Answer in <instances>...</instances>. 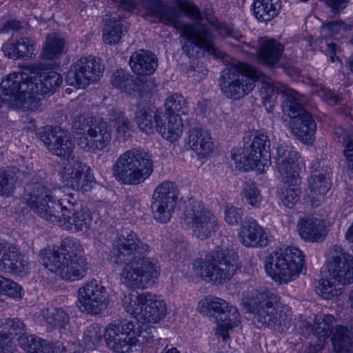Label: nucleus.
Masks as SVG:
<instances>
[{
    "mask_svg": "<svg viewBox=\"0 0 353 353\" xmlns=\"http://www.w3.org/2000/svg\"><path fill=\"white\" fill-rule=\"evenodd\" d=\"M243 212L241 209L227 205L224 210L225 221L230 225H237L241 220Z\"/></svg>",
    "mask_w": 353,
    "mask_h": 353,
    "instance_id": "bf43d9fd",
    "label": "nucleus"
},
{
    "mask_svg": "<svg viewBox=\"0 0 353 353\" xmlns=\"http://www.w3.org/2000/svg\"><path fill=\"white\" fill-rule=\"evenodd\" d=\"M241 194L252 207L259 208L261 205L263 196L261 191L251 179L244 183Z\"/></svg>",
    "mask_w": 353,
    "mask_h": 353,
    "instance_id": "49530a36",
    "label": "nucleus"
},
{
    "mask_svg": "<svg viewBox=\"0 0 353 353\" xmlns=\"http://www.w3.org/2000/svg\"><path fill=\"white\" fill-rule=\"evenodd\" d=\"M6 329H9V332L11 334H21L23 333L26 329V325L23 322L19 319H8L6 320L4 323Z\"/></svg>",
    "mask_w": 353,
    "mask_h": 353,
    "instance_id": "e2e57ef3",
    "label": "nucleus"
},
{
    "mask_svg": "<svg viewBox=\"0 0 353 353\" xmlns=\"http://www.w3.org/2000/svg\"><path fill=\"white\" fill-rule=\"evenodd\" d=\"M350 30L351 26L346 24L342 21H334L324 25L322 32L326 36H333L341 31H349Z\"/></svg>",
    "mask_w": 353,
    "mask_h": 353,
    "instance_id": "4d7b16f0",
    "label": "nucleus"
},
{
    "mask_svg": "<svg viewBox=\"0 0 353 353\" xmlns=\"http://www.w3.org/2000/svg\"><path fill=\"white\" fill-rule=\"evenodd\" d=\"M237 259L234 250L217 248L204 259H196L193 263V270L203 281L216 285H222L230 281L239 268Z\"/></svg>",
    "mask_w": 353,
    "mask_h": 353,
    "instance_id": "423d86ee",
    "label": "nucleus"
},
{
    "mask_svg": "<svg viewBox=\"0 0 353 353\" xmlns=\"http://www.w3.org/2000/svg\"><path fill=\"white\" fill-rule=\"evenodd\" d=\"M239 237L241 243L246 247H265L268 244L264 229L252 217L245 218L241 225Z\"/></svg>",
    "mask_w": 353,
    "mask_h": 353,
    "instance_id": "4be33fe9",
    "label": "nucleus"
},
{
    "mask_svg": "<svg viewBox=\"0 0 353 353\" xmlns=\"http://www.w3.org/2000/svg\"><path fill=\"white\" fill-rule=\"evenodd\" d=\"M283 46L273 39L261 38L257 52L258 60L267 65L272 66L281 59Z\"/></svg>",
    "mask_w": 353,
    "mask_h": 353,
    "instance_id": "c85d7f7f",
    "label": "nucleus"
},
{
    "mask_svg": "<svg viewBox=\"0 0 353 353\" xmlns=\"http://www.w3.org/2000/svg\"><path fill=\"white\" fill-rule=\"evenodd\" d=\"M128 23L121 19L111 16L106 20L103 29V40L107 44L119 43L124 32H127Z\"/></svg>",
    "mask_w": 353,
    "mask_h": 353,
    "instance_id": "473e14b6",
    "label": "nucleus"
},
{
    "mask_svg": "<svg viewBox=\"0 0 353 353\" xmlns=\"http://www.w3.org/2000/svg\"><path fill=\"white\" fill-rule=\"evenodd\" d=\"M121 351H115L116 353H141V348L135 340L127 341L121 345Z\"/></svg>",
    "mask_w": 353,
    "mask_h": 353,
    "instance_id": "774afa93",
    "label": "nucleus"
},
{
    "mask_svg": "<svg viewBox=\"0 0 353 353\" xmlns=\"http://www.w3.org/2000/svg\"><path fill=\"white\" fill-rule=\"evenodd\" d=\"M352 332L346 326L337 325L331 338L335 353H350L352 345Z\"/></svg>",
    "mask_w": 353,
    "mask_h": 353,
    "instance_id": "c9c22d12",
    "label": "nucleus"
},
{
    "mask_svg": "<svg viewBox=\"0 0 353 353\" xmlns=\"http://www.w3.org/2000/svg\"><path fill=\"white\" fill-rule=\"evenodd\" d=\"M198 311L205 316L218 321H229L232 325H239L241 323L240 314L236 307L225 300L214 296H208L199 301Z\"/></svg>",
    "mask_w": 353,
    "mask_h": 353,
    "instance_id": "6ab92c4d",
    "label": "nucleus"
},
{
    "mask_svg": "<svg viewBox=\"0 0 353 353\" xmlns=\"http://www.w3.org/2000/svg\"><path fill=\"white\" fill-rule=\"evenodd\" d=\"M112 170L114 176H149L153 163L144 150L133 148L117 158Z\"/></svg>",
    "mask_w": 353,
    "mask_h": 353,
    "instance_id": "ddd939ff",
    "label": "nucleus"
},
{
    "mask_svg": "<svg viewBox=\"0 0 353 353\" xmlns=\"http://www.w3.org/2000/svg\"><path fill=\"white\" fill-rule=\"evenodd\" d=\"M130 82V74L123 70H117L111 77L112 84L122 91L126 90Z\"/></svg>",
    "mask_w": 353,
    "mask_h": 353,
    "instance_id": "5fc2aeb1",
    "label": "nucleus"
},
{
    "mask_svg": "<svg viewBox=\"0 0 353 353\" xmlns=\"http://www.w3.org/2000/svg\"><path fill=\"white\" fill-rule=\"evenodd\" d=\"M290 126L292 134L305 143L311 140L316 130V123L308 112L290 119Z\"/></svg>",
    "mask_w": 353,
    "mask_h": 353,
    "instance_id": "7c9ffc66",
    "label": "nucleus"
},
{
    "mask_svg": "<svg viewBox=\"0 0 353 353\" xmlns=\"http://www.w3.org/2000/svg\"><path fill=\"white\" fill-rule=\"evenodd\" d=\"M254 16L261 22L268 23L276 17L281 8L280 0H254L252 3Z\"/></svg>",
    "mask_w": 353,
    "mask_h": 353,
    "instance_id": "2f4dec72",
    "label": "nucleus"
},
{
    "mask_svg": "<svg viewBox=\"0 0 353 353\" xmlns=\"http://www.w3.org/2000/svg\"><path fill=\"white\" fill-rule=\"evenodd\" d=\"M19 58H32L35 55L36 42L29 37H18Z\"/></svg>",
    "mask_w": 353,
    "mask_h": 353,
    "instance_id": "3c124183",
    "label": "nucleus"
},
{
    "mask_svg": "<svg viewBox=\"0 0 353 353\" xmlns=\"http://www.w3.org/2000/svg\"><path fill=\"white\" fill-rule=\"evenodd\" d=\"M276 150V166L279 174L285 176H299L302 159L299 152L285 142L279 143Z\"/></svg>",
    "mask_w": 353,
    "mask_h": 353,
    "instance_id": "aec40b11",
    "label": "nucleus"
},
{
    "mask_svg": "<svg viewBox=\"0 0 353 353\" xmlns=\"http://www.w3.org/2000/svg\"><path fill=\"white\" fill-rule=\"evenodd\" d=\"M48 330H66L70 317L68 314L61 308L48 307L43 311Z\"/></svg>",
    "mask_w": 353,
    "mask_h": 353,
    "instance_id": "4c0bfd02",
    "label": "nucleus"
},
{
    "mask_svg": "<svg viewBox=\"0 0 353 353\" xmlns=\"http://www.w3.org/2000/svg\"><path fill=\"white\" fill-rule=\"evenodd\" d=\"M165 112L163 114L170 116V114H185L188 111L186 101L185 98L179 94H174L168 97L165 103Z\"/></svg>",
    "mask_w": 353,
    "mask_h": 353,
    "instance_id": "a18cd8bd",
    "label": "nucleus"
},
{
    "mask_svg": "<svg viewBox=\"0 0 353 353\" xmlns=\"http://www.w3.org/2000/svg\"><path fill=\"white\" fill-rule=\"evenodd\" d=\"M217 33L223 38L228 37L234 39L236 41H240L243 37L239 30L228 26L225 23L217 24Z\"/></svg>",
    "mask_w": 353,
    "mask_h": 353,
    "instance_id": "680f3d73",
    "label": "nucleus"
},
{
    "mask_svg": "<svg viewBox=\"0 0 353 353\" xmlns=\"http://www.w3.org/2000/svg\"><path fill=\"white\" fill-rule=\"evenodd\" d=\"M162 116L163 112H154L148 105L139 103L135 112V121L141 130L147 134H153L159 125L158 118H162Z\"/></svg>",
    "mask_w": 353,
    "mask_h": 353,
    "instance_id": "c756f323",
    "label": "nucleus"
},
{
    "mask_svg": "<svg viewBox=\"0 0 353 353\" xmlns=\"http://www.w3.org/2000/svg\"><path fill=\"white\" fill-rule=\"evenodd\" d=\"M344 143L343 154L348 168L353 172V134L346 132L343 137Z\"/></svg>",
    "mask_w": 353,
    "mask_h": 353,
    "instance_id": "13d9d810",
    "label": "nucleus"
},
{
    "mask_svg": "<svg viewBox=\"0 0 353 353\" xmlns=\"http://www.w3.org/2000/svg\"><path fill=\"white\" fill-rule=\"evenodd\" d=\"M179 194L178 185L170 181H165L156 188L152 195L151 208L157 221L165 223L171 219Z\"/></svg>",
    "mask_w": 353,
    "mask_h": 353,
    "instance_id": "2eb2a0df",
    "label": "nucleus"
},
{
    "mask_svg": "<svg viewBox=\"0 0 353 353\" xmlns=\"http://www.w3.org/2000/svg\"><path fill=\"white\" fill-rule=\"evenodd\" d=\"M221 323L219 324L216 329V335L221 336L223 341H226L230 336L228 334V332L230 330H232L234 327H237L238 325H232L228 323L229 321H219Z\"/></svg>",
    "mask_w": 353,
    "mask_h": 353,
    "instance_id": "338daca9",
    "label": "nucleus"
},
{
    "mask_svg": "<svg viewBox=\"0 0 353 353\" xmlns=\"http://www.w3.org/2000/svg\"><path fill=\"white\" fill-rule=\"evenodd\" d=\"M108 116L110 121L114 125L119 136L125 139L130 135L131 126L130 121L122 112L112 109L110 110Z\"/></svg>",
    "mask_w": 353,
    "mask_h": 353,
    "instance_id": "37998d69",
    "label": "nucleus"
},
{
    "mask_svg": "<svg viewBox=\"0 0 353 353\" xmlns=\"http://www.w3.org/2000/svg\"><path fill=\"white\" fill-rule=\"evenodd\" d=\"M309 189L312 194H325L331 187L330 178H309Z\"/></svg>",
    "mask_w": 353,
    "mask_h": 353,
    "instance_id": "8fccbe9b",
    "label": "nucleus"
},
{
    "mask_svg": "<svg viewBox=\"0 0 353 353\" xmlns=\"http://www.w3.org/2000/svg\"><path fill=\"white\" fill-rule=\"evenodd\" d=\"M77 296V307L81 312L88 314H97L108 304L106 289L101 281L97 279H92L81 286Z\"/></svg>",
    "mask_w": 353,
    "mask_h": 353,
    "instance_id": "f3484780",
    "label": "nucleus"
},
{
    "mask_svg": "<svg viewBox=\"0 0 353 353\" xmlns=\"http://www.w3.org/2000/svg\"><path fill=\"white\" fill-rule=\"evenodd\" d=\"M39 137L48 150L64 160L74 158V142L70 133L59 127L45 126Z\"/></svg>",
    "mask_w": 353,
    "mask_h": 353,
    "instance_id": "a211bd4d",
    "label": "nucleus"
},
{
    "mask_svg": "<svg viewBox=\"0 0 353 353\" xmlns=\"http://www.w3.org/2000/svg\"><path fill=\"white\" fill-rule=\"evenodd\" d=\"M143 299L145 300V304L139 321L156 323L165 317L167 306L163 299L149 292L147 296H143Z\"/></svg>",
    "mask_w": 353,
    "mask_h": 353,
    "instance_id": "393cba45",
    "label": "nucleus"
},
{
    "mask_svg": "<svg viewBox=\"0 0 353 353\" xmlns=\"http://www.w3.org/2000/svg\"><path fill=\"white\" fill-rule=\"evenodd\" d=\"M150 246L139 234L130 231L119 235L113 242L112 258L115 263H124L121 281L128 288L146 289L154 285L161 274V266L155 259L145 257Z\"/></svg>",
    "mask_w": 353,
    "mask_h": 353,
    "instance_id": "f257e3e1",
    "label": "nucleus"
},
{
    "mask_svg": "<svg viewBox=\"0 0 353 353\" xmlns=\"http://www.w3.org/2000/svg\"><path fill=\"white\" fill-rule=\"evenodd\" d=\"M297 227L300 236L307 241H321L326 235L324 220L315 216L300 219Z\"/></svg>",
    "mask_w": 353,
    "mask_h": 353,
    "instance_id": "a878e982",
    "label": "nucleus"
},
{
    "mask_svg": "<svg viewBox=\"0 0 353 353\" xmlns=\"http://www.w3.org/2000/svg\"><path fill=\"white\" fill-rule=\"evenodd\" d=\"M60 252L68 259L85 257L83 256V248L80 241L73 237L65 238L61 244Z\"/></svg>",
    "mask_w": 353,
    "mask_h": 353,
    "instance_id": "c03bdc74",
    "label": "nucleus"
},
{
    "mask_svg": "<svg viewBox=\"0 0 353 353\" xmlns=\"http://www.w3.org/2000/svg\"><path fill=\"white\" fill-rule=\"evenodd\" d=\"M186 145L201 158L207 157L214 148L211 134L199 128H193L189 130Z\"/></svg>",
    "mask_w": 353,
    "mask_h": 353,
    "instance_id": "b1692460",
    "label": "nucleus"
},
{
    "mask_svg": "<svg viewBox=\"0 0 353 353\" xmlns=\"http://www.w3.org/2000/svg\"><path fill=\"white\" fill-rule=\"evenodd\" d=\"M3 265L0 264V271L6 273L26 276L29 272V264L26 257L20 254L17 247L8 257L4 259Z\"/></svg>",
    "mask_w": 353,
    "mask_h": 353,
    "instance_id": "72a5a7b5",
    "label": "nucleus"
},
{
    "mask_svg": "<svg viewBox=\"0 0 353 353\" xmlns=\"http://www.w3.org/2000/svg\"><path fill=\"white\" fill-rule=\"evenodd\" d=\"M55 188L40 182L28 184L23 199L36 214L51 223L58 224L72 232H88L92 224V216L86 208L74 209V206H63L59 202Z\"/></svg>",
    "mask_w": 353,
    "mask_h": 353,
    "instance_id": "f03ea898",
    "label": "nucleus"
},
{
    "mask_svg": "<svg viewBox=\"0 0 353 353\" xmlns=\"http://www.w3.org/2000/svg\"><path fill=\"white\" fill-rule=\"evenodd\" d=\"M145 8L149 14L159 19V22L179 27V13L173 7L161 0H143Z\"/></svg>",
    "mask_w": 353,
    "mask_h": 353,
    "instance_id": "5701e85b",
    "label": "nucleus"
},
{
    "mask_svg": "<svg viewBox=\"0 0 353 353\" xmlns=\"http://www.w3.org/2000/svg\"><path fill=\"white\" fill-rule=\"evenodd\" d=\"M63 82L60 74L54 71H43L39 64L26 65L19 72L8 74L1 83L4 94L14 97L19 105H24L41 97L52 94Z\"/></svg>",
    "mask_w": 353,
    "mask_h": 353,
    "instance_id": "7ed1b4c3",
    "label": "nucleus"
},
{
    "mask_svg": "<svg viewBox=\"0 0 353 353\" xmlns=\"http://www.w3.org/2000/svg\"><path fill=\"white\" fill-rule=\"evenodd\" d=\"M105 331L98 324L90 325L84 332L83 343L88 350H94L104 336Z\"/></svg>",
    "mask_w": 353,
    "mask_h": 353,
    "instance_id": "de8ad7c7",
    "label": "nucleus"
},
{
    "mask_svg": "<svg viewBox=\"0 0 353 353\" xmlns=\"http://www.w3.org/2000/svg\"><path fill=\"white\" fill-rule=\"evenodd\" d=\"M180 8L190 19L195 21L180 26L183 53L189 58L203 57L205 54L219 58L221 52L216 47V35L207 24L201 23L202 15L199 8L185 1L180 4Z\"/></svg>",
    "mask_w": 353,
    "mask_h": 353,
    "instance_id": "20e7f679",
    "label": "nucleus"
},
{
    "mask_svg": "<svg viewBox=\"0 0 353 353\" xmlns=\"http://www.w3.org/2000/svg\"><path fill=\"white\" fill-rule=\"evenodd\" d=\"M304 266L302 252L296 247L274 251L267 258V274L276 282L283 284L294 280Z\"/></svg>",
    "mask_w": 353,
    "mask_h": 353,
    "instance_id": "6e6552de",
    "label": "nucleus"
},
{
    "mask_svg": "<svg viewBox=\"0 0 353 353\" xmlns=\"http://www.w3.org/2000/svg\"><path fill=\"white\" fill-rule=\"evenodd\" d=\"M288 89L289 88L287 85L270 79L263 83L261 93L264 105L268 112H271L274 106L276 94H282L285 95Z\"/></svg>",
    "mask_w": 353,
    "mask_h": 353,
    "instance_id": "f704fd0d",
    "label": "nucleus"
},
{
    "mask_svg": "<svg viewBox=\"0 0 353 353\" xmlns=\"http://www.w3.org/2000/svg\"><path fill=\"white\" fill-rule=\"evenodd\" d=\"M16 178H0V195L10 196L15 189Z\"/></svg>",
    "mask_w": 353,
    "mask_h": 353,
    "instance_id": "0e129e2a",
    "label": "nucleus"
},
{
    "mask_svg": "<svg viewBox=\"0 0 353 353\" xmlns=\"http://www.w3.org/2000/svg\"><path fill=\"white\" fill-rule=\"evenodd\" d=\"M259 79V73L253 67L239 61L228 64L220 77L223 94L229 99H240L250 93Z\"/></svg>",
    "mask_w": 353,
    "mask_h": 353,
    "instance_id": "0eeeda50",
    "label": "nucleus"
},
{
    "mask_svg": "<svg viewBox=\"0 0 353 353\" xmlns=\"http://www.w3.org/2000/svg\"><path fill=\"white\" fill-rule=\"evenodd\" d=\"M271 142L267 132L256 130L244 138V152L241 155H234L236 168L243 171L264 168L270 157ZM264 170V168H263Z\"/></svg>",
    "mask_w": 353,
    "mask_h": 353,
    "instance_id": "9b49d317",
    "label": "nucleus"
},
{
    "mask_svg": "<svg viewBox=\"0 0 353 353\" xmlns=\"http://www.w3.org/2000/svg\"><path fill=\"white\" fill-rule=\"evenodd\" d=\"M184 224L194 236L205 240L219 228L216 216L200 201L189 199L183 214Z\"/></svg>",
    "mask_w": 353,
    "mask_h": 353,
    "instance_id": "f8f14e48",
    "label": "nucleus"
},
{
    "mask_svg": "<svg viewBox=\"0 0 353 353\" xmlns=\"http://www.w3.org/2000/svg\"><path fill=\"white\" fill-rule=\"evenodd\" d=\"M39 256L46 268L64 280L79 281L87 274L88 263L85 257L68 259L63 256L58 246L42 250Z\"/></svg>",
    "mask_w": 353,
    "mask_h": 353,
    "instance_id": "1a4fd4ad",
    "label": "nucleus"
},
{
    "mask_svg": "<svg viewBox=\"0 0 353 353\" xmlns=\"http://www.w3.org/2000/svg\"><path fill=\"white\" fill-rule=\"evenodd\" d=\"M1 50L6 57L14 60L20 59L17 37L12 36L3 44Z\"/></svg>",
    "mask_w": 353,
    "mask_h": 353,
    "instance_id": "864d4df0",
    "label": "nucleus"
},
{
    "mask_svg": "<svg viewBox=\"0 0 353 353\" xmlns=\"http://www.w3.org/2000/svg\"><path fill=\"white\" fill-rule=\"evenodd\" d=\"M280 296L264 290L259 292L249 302V311L258 323L272 328L281 325V316L277 312Z\"/></svg>",
    "mask_w": 353,
    "mask_h": 353,
    "instance_id": "4468645a",
    "label": "nucleus"
},
{
    "mask_svg": "<svg viewBox=\"0 0 353 353\" xmlns=\"http://www.w3.org/2000/svg\"><path fill=\"white\" fill-rule=\"evenodd\" d=\"M65 171L72 176H89L92 174V170L90 166L82 162H77L72 166L65 167Z\"/></svg>",
    "mask_w": 353,
    "mask_h": 353,
    "instance_id": "6e6d98bb",
    "label": "nucleus"
},
{
    "mask_svg": "<svg viewBox=\"0 0 353 353\" xmlns=\"http://www.w3.org/2000/svg\"><path fill=\"white\" fill-rule=\"evenodd\" d=\"M92 179H94V178H70V180H67V182L70 183L74 190L88 192L92 188Z\"/></svg>",
    "mask_w": 353,
    "mask_h": 353,
    "instance_id": "052dcab7",
    "label": "nucleus"
},
{
    "mask_svg": "<svg viewBox=\"0 0 353 353\" xmlns=\"http://www.w3.org/2000/svg\"><path fill=\"white\" fill-rule=\"evenodd\" d=\"M21 287L16 282L5 278L0 277V293L10 297H21Z\"/></svg>",
    "mask_w": 353,
    "mask_h": 353,
    "instance_id": "603ef678",
    "label": "nucleus"
},
{
    "mask_svg": "<svg viewBox=\"0 0 353 353\" xmlns=\"http://www.w3.org/2000/svg\"><path fill=\"white\" fill-rule=\"evenodd\" d=\"M103 71V65L95 57H81L72 64L65 80L68 84L78 88H85L97 81Z\"/></svg>",
    "mask_w": 353,
    "mask_h": 353,
    "instance_id": "dca6fc26",
    "label": "nucleus"
},
{
    "mask_svg": "<svg viewBox=\"0 0 353 353\" xmlns=\"http://www.w3.org/2000/svg\"><path fill=\"white\" fill-rule=\"evenodd\" d=\"M133 325L134 332V340L139 344L150 343L153 341L156 330L154 326L148 323L140 325L137 321H130Z\"/></svg>",
    "mask_w": 353,
    "mask_h": 353,
    "instance_id": "09e8293b",
    "label": "nucleus"
},
{
    "mask_svg": "<svg viewBox=\"0 0 353 353\" xmlns=\"http://www.w3.org/2000/svg\"><path fill=\"white\" fill-rule=\"evenodd\" d=\"M74 129L83 131L78 145L85 152L95 153L106 148L112 139L111 129L106 121L99 119L79 116L73 123Z\"/></svg>",
    "mask_w": 353,
    "mask_h": 353,
    "instance_id": "9d476101",
    "label": "nucleus"
},
{
    "mask_svg": "<svg viewBox=\"0 0 353 353\" xmlns=\"http://www.w3.org/2000/svg\"><path fill=\"white\" fill-rule=\"evenodd\" d=\"M335 318L331 314L315 315L313 323V334L319 341H325L330 336Z\"/></svg>",
    "mask_w": 353,
    "mask_h": 353,
    "instance_id": "58836bf2",
    "label": "nucleus"
},
{
    "mask_svg": "<svg viewBox=\"0 0 353 353\" xmlns=\"http://www.w3.org/2000/svg\"><path fill=\"white\" fill-rule=\"evenodd\" d=\"M132 70L139 75H150L157 68V58L149 51L140 50L134 52L129 61Z\"/></svg>",
    "mask_w": 353,
    "mask_h": 353,
    "instance_id": "cd10ccee",
    "label": "nucleus"
},
{
    "mask_svg": "<svg viewBox=\"0 0 353 353\" xmlns=\"http://www.w3.org/2000/svg\"><path fill=\"white\" fill-rule=\"evenodd\" d=\"M334 14H340L348 5L350 0H322Z\"/></svg>",
    "mask_w": 353,
    "mask_h": 353,
    "instance_id": "69168bd1",
    "label": "nucleus"
},
{
    "mask_svg": "<svg viewBox=\"0 0 353 353\" xmlns=\"http://www.w3.org/2000/svg\"><path fill=\"white\" fill-rule=\"evenodd\" d=\"M328 276L324 275L316 286L317 293L325 299L340 295L343 285L353 283V256L341 246L333 245L327 254Z\"/></svg>",
    "mask_w": 353,
    "mask_h": 353,
    "instance_id": "39448f33",
    "label": "nucleus"
},
{
    "mask_svg": "<svg viewBox=\"0 0 353 353\" xmlns=\"http://www.w3.org/2000/svg\"><path fill=\"white\" fill-rule=\"evenodd\" d=\"M294 179L296 178H288L278 191L282 204L290 209L293 208L297 203L301 193V189L298 186L291 187L290 185Z\"/></svg>",
    "mask_w": 353,
    "mask_h": 353,
    "instance_id": "79ce46f5",
    "label": "nucleus"
},
{
    "mask_svg": "<svg viewBox=\"0 0 353 353\" xmlns=\"http://www.w3.org/2000/svg\"><path fill=\"white\" fill-rule=\"evenodd\" d=\"M158 119L159 125H157V131L165 140L173 143L181 137L183 132V123L180 116L176 114L170 116L163 114L162 118Z\"/></svg>",
    "mask_w": 353,
    "mask_h": 353,
    "instance_id": "bb28decb",
    "label": "nucleus"
},
{
    "mask_svg": "<svg viewBox=\"0 0 353 353\" xmlns=\"http://www.w3.org/2000/svg\"><path fill=\"white\" fill-rule=\"evenodd\" d=\"M147 294L148 292L141 294L130 292L125 294L122 299V304L125 311L136 318L137 321H139L141 313L145 304L143 296H147Z\"/></svg>",
    "mask_w": 353,
    "mask_h": 353,
    "instance_id": "a19ab883",
    "label": "nucleus"
},
{
    "mask_svg": "<svg viewBox=\"0 0 353 353\" xmlns=\"http://www.w3.org/2000/svg\"><path fill=\"white\" fill-rule=\"evenodd\" d=\"M64 39L56 34L48 35L46 45L41 54L43 60L57 59L63 52Z\"/></svg>",
    "mask_w": 353,
    "mask_h": 353,
    "instance_id": "ea45409f",
    "label": "nucleus"
},
{
    "mask_svg": "<svg viewBox=\"0 0 353 353\" xmlns=\"http://www.w3.org/2000/svg\"><path fill=\"white\" fill-rule=\"evenodd\" d=\"M133 327L130 321L110 324L103 333L108 347L114 352L121 350L123 343L134 340Z\"/></svg>",
    "mask_w": 353,
    "mask_h": 353,
    "instance_id": "412c9836",
    "label": "nucleus"
},
{
    "mask_svg": "<svg viewBox=\"0 0 353 353\" xmlns=\"http://www.w3.org/2000/svg\"><path fill=\"white\" fill-rule=\"evenodd\" d=\"M284 96L286 99L283 101V112L291 119L307 112L303 106L304 101L302 95L289 88Z\"/></svg>",
    "mask_w": 353,
    "mask_h": 353,
    "instance_id": "e433bc0d",
    "label": "nucleus"
}]
</instances>
